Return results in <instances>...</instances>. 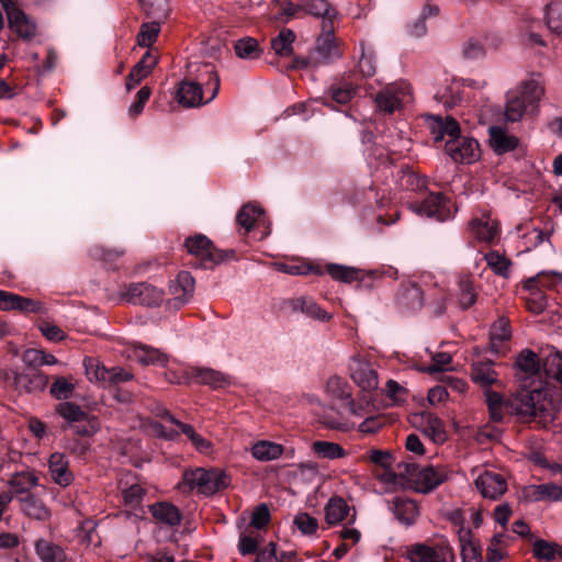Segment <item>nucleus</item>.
<instances>
[{
  "label": "nucleus",
  "mask_w": 562,
  "mask_h": 562,
  "mask_svg": "<svg viewBox=\"0 0 562 562\" xmlns=\"http://www.w3.org/2000/svg\"><path fill=\"white\" fill-rule=\"evenodd\" d=\"M543 21L548 30L562 36V1L553 0L549 2L543 10Z\"/></svg>",
  "instance_id": "c9c22d12"
},
{
  "label": "nucleus",
  "mask_w": 562,
  "mask_h": 562,
  "mask_svg": "<svg viewBox=\"0 0 562 562\" xmlns=\"http://www.w3.org/2000/svg\"><path fill=\"white\" fill-rule=\"evenodd\" d=\"M295 37V33L292 30L282 29L279 34L272 38L271 47L277 55L288 57L293 52Z\"/></svg>",
  "instance_id": "37998d69"
},
{
  "label": "nucleus",
  "mask_w": 562,
  "mask_h": 562,
  "mask_svg": "<svg viewBox=\"0 0 562 562\" xmlns=\"http://www.w3.org/2000/svg\"><path fill=\"white\" fill-rule=\"evenodd\" d=\"M544 94L543 82L539 78H531L524 82L521 98L527 104H535L540 101Z\"/></svg>",
  "instance_id": "3c124183"
},
{
  "label": "nucleus",
  "mask_w": 562,
  "mask_h": 562,
  "mask_svg": "<svg viewBox=\"0 0 562 562\" xmlns=\"http://www.w3.org/2000/svg\"><path fill=\"white\" fill-rule=\"evenodd\" d=\"M471 379L475 384L488 390L492 384L497 383V373L491 362H479L472 366Z\"/></svg>",
  "instance_id": "58836bf2"
},
{
  "label": "nucleus",
  "mask_w": 562,
  "mask_h": 562,
  "mask_svg": "<svg viewBox=\"0 0 562 562\" xmlns=\"http://www.w3.org/2000/svg\"><path fill=\"white\" fill-rule=\"evenodd\" d=\"M291 307L295 312H301L306 316L317 319L319 322H328L333 315L324 311L313 299L311 297H296L291 300Z\"/></svg>",
  "instance_id": "c85d7f7f"
},
{
  "label": "nucleus",
  "mask_w": 562,
  "mask_h": 562,
  "mask_svg": "<svg viewBox=\"0 0 562 562\" xmlns=\"http://www.w3.org/2000/svg\"><path fill=\"white\" fill-rule=\"evenodd\" d=\"M488 134L492 148L499 155L514 150L518 146V138L509 135L501 126H490Z\"/></svg>",
  "instance_id": "c756f323"
},
{
  "label": "nucleus",
  "mask_w": 562,
  "mask_h": 562,
  "mask_svg": "<svg viewBox=\"0 0 562 562\" xmlns=\"http://www.w3.org/2000/svg\"><path fill=\"white\" fill-rule=\"evenodd\" d=\"M520 497L527 503L543 501L558 502L562 499V484L547 483L527 485L522 487Z\"/></svg>",
  "instance_id": "a211bd4d"
},
{
  "label": "nucleus",
  "mask_w": 562,
  "mask_h": 562,
  "mask_svg": "<svg viewBox=\"0 0 562 562\" xmlns=\"http://www.w3.org/2000/svg\"><path fill=\"white\" fill-rule=\"evenodd\" d=\"M401 473L406 477L407 483L418 493L427 494L446 482L449 477V470L446 467H424L415 463L403 464Z\"/></svg>",
  "instance_id": "20e7f679"
},
{
  "label": "nucleus",
  "mask_w": 562,
  "mask_h": 562,
  "mask_svg": "<svg viewBox=\"0 0 562 562\" xmlns=\"http://www.w3.org/2000/svg\"><path fill=\"white\" fill-rule=\"evenodd\" d=\"M420 427L434 442H443L447 438L443 423L432 413L427 412L420 415Z\"/></svg>",
  "instance_id": "72a5a7b5"
},
{
  "label": "nucleus",
  "mask_w": 562,
  "mask_h": 562,
  "mask_svg": "<svg viewBox=\"0 0 562 562\" xmlns=\"http://www.w3.org/2000/svg\"><path fill=\"white\" fill-rule=\"evenodd\" d=\"M487 266L498 276L507 278L509 274L510 261L503 255L491 251L485 255Z\"/></svg>",
  "instance_id": "680f3d73"
},
{
  "label": "nucleus",
  "mask_w": 562,
  "mask_h": 562,
  "mask_svg": "<svg viewBox=\"0 0 562 562\" xmlns=\"http://www.w3.org/2000/svg\"><path fill=\"white\" fill-rule=\"evenodd\" d=\"M0 310L19 311L21 313H44L42 302L0 290Z\"/></svg>",
  "instance_id": "f3484780"
},
{
  "label": "nucleus",
  "mask_w": 562,
  "mask_h": 562,
  "mask_svg": "<svg viewBox=\"0 0 562 562\" xmlns=\"http://www.w3.org/2000/svg\"><path fill=\"white\" fill-rule=\"evenodd\" d=\"M470 228L475 238L484 243H494L499 235L498 222L486 212L481 217L473 218Z\"/></svg>",
  "instance_id": "aec40b11"
},
{
  "label": "nucleus",
  "mask_w": 562,
  "mask_h": 562,
  "mask_svg": "<svg viewBox=\"0 0 562 562\" xmlns=\"http://www.w3.org/2000/svg\"><path fill=\"white\" fill-rule=\"evenodd\" d=\"M75 385L65 378H57L50 385V394L57 400H67L71 396Z\"/></svg>",
  "instance_id": "338daca9"
},
{
  "label": "nucleus",
  "mask_w": 562,
  "mask_h": 562,
  "mask_svg": "<svg viewBox=\"0 0 562 562\" xmlns=\"http://www.w3.org/2000/svg\"><path fill=\"white\" fill-rule=\"evenodd\" d=\"M485 397L490 418L496 423L503 422L506 413L515 415L524 422L535 418L546 422L554 418V402L551 395L543 390L541 383L529 392H516L506 401L499 393L491 390L485 391Z\"/></svg>",
  "instance_id": "f257e3e1"
},
{
  "label": "nucleus",
  "mask_w": 562,
  "mask_h": 562,
  "mask_svg": "<svg viewBox=\"0 0 562 562\" xmlns=\"http://www.w3.org/2000/svg\"><path fill=\"white\" fill-rule=\"evenodd\" d=\"M8 19L10 30L24 40L31 41L36 35L35 22L19 7L18 0H0Z\"/></svg>",
  "instance_id": "9d476101"
},
{
  "label": "nucleus",
  "mask_w": 562,
  "mask_h": 562,
  "mask_svg": "<svg viewBox=\"0 0 562 562\" xmlns=\"http://www.w3.org/2000/svg\"><path fill=\"white\" fill-rule=\"evenodd\" d=\"M86 374L89 381L101 382L103 384L106 383L109 379L110 369L105 368L98 360L92 358H87L83 361Z\"/></svg>",
  "instance_id": "5fc2aeb1"
},
{
  "label": "nucleus",
  "mask_w": 562,
  "mask_h": 562,
  "mask_svg": "<svg viewBox=\"0 0 562 562\" xmlns=\"http://www.w3.org/2000/svg\"><path fill=\"white\" fill-rule=\"evenodd\" d=\"M474 484L484 498L497 501L507 491L505 477L492 471H484L474 481Z\"/></svg>",
  "instance_id": "2eb2a0df"
},
{
  "label": "nucleus",
  "mask_w": 562,
  "mask_h": 562,
  "mask_svg": "<svg viewBox=\"0 0 562 562\" xmlns=\"http://www.w3.org/2000/svg\"><path fill=\"white\" fill-rule=\"evenodd\" d=\"M5 381L19 392H34L43 390L48 379L41 372L22 373L12 370L7 372Z\"/></svg>",
  "instance_id": "dca6fc26"
},
{
  "label": "nucleus",
  "mask_w": 562,
  "mask_h": 562,
  "mask_svg": "<svg viewBox=\"0 0 562 562\" xmlns=\"http://www.w3.org/2000/svg\"><path fill=\"white\" fill-rule=\"evenodd\" d=\"M515 378L521 387L519 392H529L541 383L550 395L549 389L541 381L540 359L536 352L530 349L521 350L515 360Z\"/></svg>",
  "instance_id": "39448f33"
},
{
  "label": "nucleus",
  "mask_w": 562,
  "mask_h": 562,
  "mask_svg": "<svg viewBox=\"0 0 562 562\" xmlns=\"http://www.w3.org/2000/svg\"><path fill=\"white\" fill-rule=\"evenodd\" d=\"M220 91V77L211 64L198 69L196 81L183 80L177 90V101L184 108H195L211 102Z\"/></svg>",
  "instance_id": "f03ea898"
},
{
  "label": "nucleus",
  "mask_w": 562,
  "mask_h": 562,
  "mask_svg": "<svg viewBox=\"0 0 562 562\" xmlns=\"http://www.w3.org/2000/svg\"><path fill=\"white\" fill-rule=\"evenodd\" d=\"M439 8L432 4H425L419 16L408 25V34L413 37H423L427 33L426 20L437 16Z\"/></svg>",
  "instance_id": "79ce46f5"
},
{
  "label": "nucleus",
  "mask_w": 562,
  "mask_h": 562,
  "mask_svg": "<svg viewBox=\"0 0 562 562\" xmlns=\"http://www.w3.org/2000/svg\"><path fill=\"white\" fill-rule=\"evenodd\" d=\"M11 487L20 496L30 493L29 490L38 484V477L33 472L16 473L10 481Z\"/></svg>",
  "instance_id": "864d4df0"
},
{
  "label": "nucleus",
  "mask_w": 562,
  "mask_h": 562,
  "mask_svg": "<svg viewBox=\"0 0 562 562\" xmlns=\"http://www.w3.org/2000/svg\"><path fill=\"white\" fill-rule=\"evenodd\" d=\"M153 517L160 524L173 527L181 522V513L173 504L160 502L149 507Z\"/></svg>",
  "instance_id": "2f4dec72"
},
{
  "label": "nucleus",
  "mask_w": 562,
  "mask_h": 562,
  "mask_svg": "<svg viewBox=\"0 0 562 562\" xmlns=\"http://www.w3.org/2000/svg\"><path fill=\"white\" fill-rule=\"evenodd\" d=\"M134 359L144 366H165L168 361L167 356L158 349L139 346L133 351Z\"/></svg>",
  "instance_id": "ea45409f"
},
{
  "label": "nucleus",
  "mask_w": 562,
  "mask_h": 562,
  "mask_svg": "<svg viewBox=\"0 0 562 562\" xmlns=\"http://www.w3.org/2000/svg\"><path fill=\"white\" fill-rule=\"evenodd\" d=\"M312 450L322 459L336 460L347 456V451L336 442L316 440L312 443Z\"/></svg>",
  "instance_id": "a19ab883"
},
{
  "label": "nucleus",
  "mask_w": 562,
  "mask_h": 562,
  "mask_svg": "<svg viewBox=\"0 0 562 562\" xmlns=\"http://www.w3.org/2000/svg\"><path fill=\"white\" fill-rule=\"evenodd\" d=\"M293 522L303 535H314L318 528L317 519L307 513L297 514Z\"/></svg>",
  "instance_id": "774afa93"
},
{
  "label": "nucleus",
  "mask_w": 562,
  "mask_h": 562,
  "mask_svg": "<svg viewBox=\"0 0 562 562\" xmlns=\"http://www.w3.org/2000/svg\"><path fill=\"white\" fill-rule=\"evenodd\" d=\"M389 508L398 522L406 527L415 525L420 514L418 504L408 497H394L389 502Z\"/></svg>",
  "instance_id": "6ab92c4d"
},
{
  "label": "nucleus",
  "mask_w": 562,
  "mask_h": 562,
  "mask_svg": "<svg viewBox=\"0 0 562 562\" xmlns=\"http://www.w3.org/2000/svg\"><path fill=\"white\" fill-rule=\"evenodd\" d=\"M543 371L548 380L554 381L562 386V353L554 351L546 356Z\"/></svg>",
  "instance_id": "a18cd8bd"
},
{
  "label": "nucleus",
  "mask_w": 562,
  "mask_h": 562,
  "mask_svg": "<svg viewBox=\"0 0 562 562\" xmlns=\"http://www.w3.org/2000/svg\"><path fill=\"white\" fill-rule=\"evenodd\" d=\"M321 420L326 428L331 430L349 431L355 428L353 423L336 414L334 411L324 412L321 416Z\"/></svg>",
  "instance_id": "6e6d98bb"
},
{
  "label": "nucleus",
  "mask_w": 562,
  "mask_h": 562,
  "mask_svg": "<svg viewBox=\"0 0 562 562\" xmlns=\"http://www.w3.org/2000/svg\"><path fill=\"white\" fill-rule=\"evenodd\" d=\"M405 558L409 562H454L456 557L448 541L434 544L416 542L406 546Z\"/></svg>",
  "instance_id": "1a4fd4ad"
},
{
  "label": "nucleus",
  "mask_w": 562,
  "mask_h": 562,
  "mask_svg": "<svg viewBox=\"0 0 562 562\" xmlns=\"http://www.w3.org/2000/svg\"><path fill=\"white\" fill-rule=\"evenodd\" d=\"M427 121L428 127L435 142H440L446 136L451 139L460 134V126L458 122L451 116L442 119L439 115H428Z\"/></svg>",
  "instance_id": "4be33fe9"
},
{
  "label": "nucleus",
  "mask_w": 562,
  "mask_h": 562,
  "mask_svg": "<svg viewBox=\"0 0 562 562\" xmlns=\"http://www.w3.org/2000/svg\"><path fill=\"white\" fill-rule=\"evenodd\" d=\"M228 483L229 480L225 472L218 470L206 471L198 468L183 473L181 485L190 490H198L205 495H212L225 488Z\"/></svg>",
  "instance_id": "423d86ee"
},
{
  "label": "nucleus",
  "mask_w": 562,
  "mask_h": 562,
  "mask_svg": "<svg viewBox=\"0 0 562 562\" xmlns=\"http://www.w3.org/2000/svg\"><path fill=\"white\" fill-rule=\"evenodd\" d=\"M120 491L125 507L137 509L142 506L146 490L140 483L136 482L134 477L126 475L120 481Z\"/></svg>",
  "instance_id": "5701e85b"
},
{
  "label": "nucleus",
  "mask_w": 562,
  "mask_h": 562,
  "mask_svg": "<svg viewBox=\"0 0 562 562\" xmlns=\"http://www.w3.org/2000/svg\"><path fill=\"white\" fill-rule=\"evenodd\" d=\"M56 411L70 424V426L88 419V414L82 411L79 405L71 402H64L58 404Z\"/></svg>",
  "instance_id": "8fccbe9b"
},
{
  "label": "nucleus",
  "mask_w": 562,
  "mask_h": 562,
  "mask_svg": "<svg viewBox=\"0 0 562 562\" xmlns=\"http://www.w3.org/2000/svg\"><path fill=\"white\" fill-rule=\"evenodd\" d=\"M184 246L188 252L199 258L206 268L229 261L236 258L234 250H221L214 247L213 243L202 234L188 237Z\"/></svg>",
  "instance_id": "0eeeda50"
},
{
  "label": "nucleus",
  "mask_w": 562,
  "mask_h": 562,
  "mask_svg": "<svg viewBox=\"0 0 562 562\" xmlns=\"http://www.w3.org/2000/svg\"><path fill=\"white\" fill-rule=\"evenodd\" d=\"M562 284V273L558 271H540L535 277L528 278L524 281L522 288L526 291H541L552 290Z\"/></svg>",
  "instance_id": "a878e982"
},
{
  "label": "nucleus",
  "mask_w": 562,
  "mask_h": 562,
  "mask_svg": "<svg viewBox=\"0 0 562 562\" xmlns=\"http://www.w3.org/2000/svg\"><path fill=\"white\" fill-rule=\"evenodd\" d=\"M458 535L461 543V555L463 562H481V548L472 540L471 530L469 528L460 527Z\"/></svg>",
  "instance_id": "f704fd0d"
},
{
  "label": "nucleus",
  "mask_w": 562,
  "mask_h": 562,
  "mask_svg": "<svg viewBox=\"0 0 562 562\" xmlns=\"http://www.w3.org/2000/svg\"><path fill=\"white\" fill-rule=\"evenodd\" d=\"M262 214V210L255 204H245L236 215V222L239 226L249 232L254 228L257 220Z\"/></svg>",
  "instance_id": "09e8293b"
},
{
  "label": "nucleus",
  "mask_w": 562,
  "mask_h": 562,
  "mask_svg": "<svg viewBox=\"0 0 562 562\" xmlns=\"http://www.w3.org/2000/svg\"><path fill=\"white\" fill-rule=\"evenodd\" d=\"M396 302L406 310L417 311L424 303L423 292L415 283L402 284L396 295Z\"/></svg>",
  "instance_id": "cd10ccee"
},
{
  "label": "nucleus",
  "mask_w": 562,
  "mask_h": 562,
  "mask_svg": "<svg viewBox=\"0 0 562 562\" xmlns=\"http://www.w3.org/2000/svg\"><path fill=\"white\" fill-rule=\"evenodd\" d=\"M326 272L334 280L346 283H351L359 279V270L347 266L330 263L326 266Z\"/></svg>",
  "instance_id": "4d7b16f0"
},
{
  "label": "nucleus",
  "mask_w": 562,
  "mask_h": 562,
  "mask_svg": "<svg viewBox=\"0 0 562 562\" xmlns=\"http://www.w3.org/2000/svg\"><path fill=\"white\" fill-rule=\"evenodd\" d=\"M162 417L165 419H167L168 422H170L171 424H173L178 428V430H170L169 432L161 430L160 435L162 437L172 439L176 436H178L180 432L184 434L189 439H191L193 436H195L196 431L194 430V428L191 425L179 422L169 412L164 411Z\"/></svg>",
  "instance_id": "e2e57ef3"
},
{
  "label": "nucleus",
  "mask_w": 562,
  "mask_h": 562,
  "mask_svg": "<svg viewBox=\"0 0 562 562\" xmlns=\"http://www.w3.org/2000/svg\"><path fill=\"white\" fill-rule=\"evenodd\" d=\"M123 299L135 305L157 306L164 300V291L146 282L132 283L123 293Z\"/></svg>",
  "instance_id": "ddd939ff"
},
{
  "label": "nucleus",
  "mask_w": 562,
  "mask_h": 562,
  "mask_svg": "<svg viewBox=\"0 0 562 562\" xmlns=\"http://www.w3.org/2000/svg\"><path fill=\"white\" fill-rule=\"evenodd\" d=\"M164 22L165 20H151L143 23L137 34V44L149 48L156 42Z\"/></svg>",
  "instance_id": "c03bdc74"
},
{
  "label": "nucleus",
  "mask_w": 562,
  "mask_h": 562,
  "mask_svg": "<svg viewBox=\"0 0 562 562\" xmlns=\"http://www.w3.org/2000/svg\"><path fill=\"white\" fill-rule=\"evenodd\" d=\"M413 101V89L406 80L386 85L376 95L378 109L386 114L401 110Z\"/></svg>",
  "instance_id": "6e6552de"
},
{
  "label": "nucleus",
  "mask_w": 562,
  "mask_h": 562,
  "mask_svg": "<svg viewBox=\"0 0 562 562\" xmlns=\"http://www.w3.org/2000/svg\"><path fill=\"white\" fill-rule=\"evenodd\" d=\"M459 304L463 310L471 307L476 301V292L469 278H462L459 281Z\"/></svg>",
  "instance_id": "bf43d9fd"
},
{
  "label": "nucleus",
  "mask_w": 562,
  "mask_h": 562,
  "mask_svg": "<svg viewBox=\"0 0 562 562\" xmlns=\"http://www.w3.org/2000/svg\"><path fill=\"white\" fill-rule=\"evenodd\" d=\"M158 63V56L148 49L140 60L132 68L135 75H139L144 79L151 72Z\"/></svg>",
  "instance_id": "69168bd1"
},
{
  "label": "nucleus",
  "mask_w": 562,
  "mask_h": 562,
  "mask_svg": "<svg viewBox=\"0 0 562 562\" xmlns=\"http://www.w3.org/2000/svg\"><path fill=\"white\" fill-rule=\"evenodd\" d=\"M446 153L454 162L472 164L480 157L479 143L469 137L454 136L446 143Z\"/></svg>",
  "instance_id": "f8f14e48"
},
{
  "label": "nucleus",
  "mask_w": 562,
  "mask_h": 562,
  "mask_svg": "<svg viewBox=\"0 0 562 562\" xmlns=\"http://www.w3.org/2000/svg\"><path fill=\"white\" fill-rule=\"evenodd\" d=\"M350 370L352 380L363 391H371L378 387V374L368 362L355 360L350 367Z\"/></svg>",
  "instance_id": "393cba45"
},
{
  "label": "nucleus",
  "mask_w": 562,
  "mask_h": 562,
  "mask_svg": "<svg viewBox=\"0 0 562 562\" xmlns=\"http://www.w3.org/2000/svg\"><path fill=\"white\" fill-rule=\"evenodd\" d=\"M195 288L194 278L188 271H181L177 278L170 281L169 291L172 297L168 300L169 308H180L193 296Z\"/></svg>",
  "instance_id": "4468645a"
},
{
  "label": "nucleus",
  "mask_w": 562,
  "mask_h": 562,
  "mask_svg": "<svg viewBox=\"0 0 562 562\" xmlns=\"http://www.w3.org/2000/svg\"><path fill=\"white\" fill-rule=\"evenodd\" d=\"M341 57L340 43L335 37V25L326 22L314 48L300 63L304 67H318L336 61Z\"/></svg>",
  "instance_id": "7ed1b4c3"
},
{
  "label": "nucleus",
  "mask_w": 562,
  "mask_h": 562,
  "mask_svg": "<svg viewBox=\"0 0 562 562\" xmlns=\"http://www.w3.org/2000/svg\"><path fill=\"white\" fill-rule=\"evenodd\" d=\"M35 553L42 562H66L65 550L47 539L41 538L34 544Z\"/></svg>",
  "instance_id": "7c9ffc66"
},
{
  "label": "nucleus",
  "mask_w": 562,
  "mask_h": 562,
  "mask_svg": "<svg viewBox=\"0 0 562 562\" xmlns=\"http://www.w3.org/2000/svg\"><path fill=\"white\" fill-rule=\"evenodd\" d=\"M350 507L342 497H331L325 506V519L329 525H337L345 520Z\"/></svg>",
  "instance_id": "e433bc0d"
},
{
  "label": "nucleus",
  "mask_w": 562,
  "mask_h": 562,
  "mask_svg": "<svg viewBox=\"0 0 562 562\" xmlns=\"http://www.w3.org/2000/svg\"><path fill=\"white\" fill-rule=\"evenodd\" d=\"M48 469L52 480L59 486H69L74 481V475L69 470V462L63 453H52L48 459Z\"/></svg>",
  "instance_id": "b1692460"
},
{
  "label": "nucleus",
  "mask_w": 562,
  "mask_h": 562,
  "mask_svg": "<svg viewBox=\"0 0 562 562\" xmlns=\"http://www.w3.org/2000/svg\"><path fill=\"white\" fill-rule=\"evenodd\" d=\"M146 18L151 20H166L169 12L167 0H138Z\"/></svg>",
  "instance_id": "49530a36"
},
{
  "label": "nucleus",
  "mask_w": 562,
  "mask_h": 562,
  "mask_svg": "<svg viewBox=\"0 0 562 562\" xmlns=\"http://www.w3.org/2000/svg\"><path fill=\"white\" fill-rule=\"evenodd\" d=\"M302 7L306 13L322 20V27L326 22L334 26L338 21L336 9L327 0H303Z\"/></svg>",
  "instance_id": "bb28decb"
},
{
  "label": "nucleus",
  "mask_w": 562,
  "mask_h": 562,
  "mask_svg": "<svg viewBox=\"0 0 562 562\" xmlns=\"http://www.w3.org/2000/svg\"><path fill=\"white\" fill-rule=\"evenodd\" d=\"M284 448L282 445L260 440L251 447L252 457L262 462H268L280 458L283 454Z\"/></svg>",
  "instance_id": "4c0bfd02"
},
{
  "label": "nucleus",
  "mask_w": 562,
  "mask_h": 562,
  "mask_svg": "<svg viewBox=\"0 0 562 562\" xmlns=\"http://www.w3.org/2000/svg\"><path fill=\"white\" fill-rule=\"evenodd\" d=\"M361 56L358 63V70L363 77H372L376 70V60L372 47L364 43L360 44Z\"/></svg>",
  "instance_id": "603ef678"
},
{
  "label": "nucleus",
  "mask_w": 562,
  "mask_h": 562,
  "mask_svg": "<svg viewBox=\"0 0 562 562\" xmlns=\"http://www.w3.org/2000/svg\"><path fill=\"white\" fill-rule=\"evenodd\" d=\"M18 501L24 515L40 521H47L52 517V512L45 502L34 493H26L19 496Z\"/></svg>",
  "instance_id": "412c9836"
},
{
  "label": "nucleus",
  "mask_w": 562,
  "mask_h": 562,
  "mask_svg": "<svg viewBox=\"0 0 562 562\" xmlns=\"http://www.w3.org/2000/svg\"><path fill=\"white\" fill-rule=\"evenodd\" d=\"M326 390L333 397L340 401H346L347 404H351L350 392L347 382L341 378L331 376L328 379Z\"/></svg>",
  "instance_id": "052dcab7"
},
{
  "label": "nucleus",
  "mask_w": 562,
  "mask_h": 562,
  "mask_svg": "<svg viewBox=\"0 0 562 562\" xmlns=\"http://www.w3.org/2000/svg\"><path fill=\"white\" fill-rule=\"evenodd\" d=\"M408 207L420 216L435 217L442 222L450 217V202L441 193H430L422 202H412Z\"/></svg>",
  "instance_id": "9b49d317"
},
{
  "label": "nucleus",
  "mask_w": 562,
  "mask_h": 562,
  "mask_svg": "<svg viewBox=\"0 0 562 562\" xmlns=\"http://www.w3.org/2000/svg\"><path fill=\"white\" fill-rule=\"evenodd\" d=\"M235 53L241 59H257L262 50L257 40L252 37H244L235 43Z\"/></svg>",
  "instance_id": "de8ad7c7"
},
{
  "label": "nucleus",
  "mask_w": 562,
  "mask_h": 562,
  "mask_svg": "<svg viewBox=\"0 0 562 562\" xmlns=\"http://www.w3.org/2000/svg\"><path fill=\"white\" fill-rule=\"evenodd\" d=\"M527 102L519 97L508 99L505 108V117L509 122H517L522 117Z\"/></svg>",
  "instance_id": "0e129e2a"
},
{
  "label": "nucleus",
  "mask_w": 562,
  "mask_h": 562,
  "mask_svg": "<svg viewBox=\"0 0 562 562\" xmlns=\"http://www.w3.org/2000/svg\"><path fill=\"white\" fill-rule=\"evenodd\" d=\"M510 338L509 323L505 318H499L495 322L490 331L491 345L493 348H497L502 342Z\"/></svg>",
  "instance_id": "13d9d810"
},
{
  "label": "nucleus",
  "mask_w": 562,
  "mask_h": 562,
  "mask_svg": "<svg viewBox=\"0 0 562 562\" xmlns=\"http://www.w3.org/2000/svg\"><path fill=\"white\" fill-rule=\"evenodd\" d=\"M193 375L199 383L210 385L213 389H223L232 384V378L221 371L209 368H196Z\"/></svg>",
  "instance_id": "473e14b6"
}]
</instances>
